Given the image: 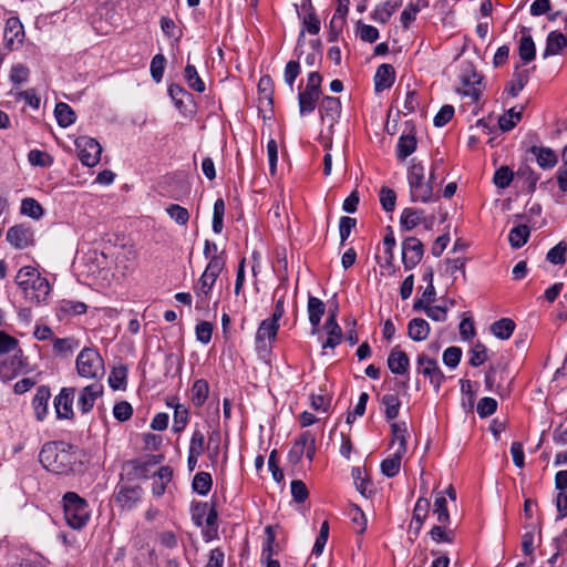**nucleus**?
Here are the masks:
<instances>
[{"label": "nucleus", "mask_w": 567, "mask_h": 567, "mask_svg": "<svg viewBox=\"0 0 567 567\" xmlns=\"http://www.w3.org/2000/svg\"><path fill=\"white\" fill-rule=\"evenodd\" d=\"M74 460L72 446L65 442H48L39 453L42 466L58 474L66 473Z\"/></svg>", "instance_id": "f257e3e1"}, {"label": "nucleus", "mask_w": 567, "mask_h": 567, "mask_svg": "<svg viewBox=\"0 0 567 567\" xmlns=\"http://www.w3.org/2000/svg\"><path fill=\"white\" fill-rule=\"evenodd\" d=\"M64 517L73 529L83 528L90 519V509L85 499L73 492L63 496Z\"/></svg>", "instance_id": "f03ea898"}, {"label": "nucleus", "mask_w": 567, "mask_h": 567, "mask_svg": "<svg viewBox=\"0 0 567 567\" xmlns=\"http://www.w3.org/2000/svg\"><path fill=\"white\" fill-rule=\"evenodd\" d=\"M460 82L457 93L462 97H468L472 103L477 102L485 85L483 83V75L475 70L471 62H464L462 64Z\"/></svg>", "instance_id": "7ed1b4c3"}, {"label": "nucleus", "mask_w": 567, "mask_h": 567, "mask_svg": "<svg viewBox=\"0 0 567 567\" xmlns=\"http://www.w3.org/2000/svg\"><path fill=\"white\" fill-rule=\"evenodd\" d=\"M425 169L423 165L413 163L408 172L410 195L412 202L427 203L432 199L433 187L431 181L434 178V169L431 172L430 181H424Z\"/></svg>", "instance_id": "20e7f679"}, {"label": "nucleus", "mask_w": 567, "mask_h": 567, "mask_svg": "<svg viewBox=\"0 0 567 567\" xmlns=\"http://www.w3.org/2000/svg\"><path fill=\"white\" fill-rule=\"evenodd\" d=\"M78 374L85 379H99L103 377L104 361L94 348H84L80 351L75 361Z\"/></svg>", "instance_id": "39448f33"}, {"label": "nucleus", "mask_w": 567, "mask_h": 567, "mask_svg": "<svg viewBox=\"0 0 567 567\" xmlns=\"http://www.w3.org/2000/svg\"><path fill=\"white\" fill-rule=\"evenodd\" d=\"M225 264V257H214L208 261L196 287V296L199 303L206 305L208 302L209 292L223 271Z\"/></svg>", "instance_id": "423d86ee"}, {"label": "nucleus", "mask_w": 567, "mask_h": 567, "mask_svg": "<svg viewBox=\"0 0 567 567\" xmlns=\"http://www.w3.org/2000/svg\"><path fill=\"white\" fill-rule=\"evenodd\" d=\"M322 76L318 72L308 75L306 89L299 92L298 102L301 115L311 113L316 109L317 101L321 95Z\"/></svg>", "instance_id": "0eeeda50"}, {"label": "nucleus", "mask_w": 567, "mask_h": 567, "mask_svg": "<svg viewBox=\"0 0 567 567\" xmlns=\"http://www.w3.org/2000/svg\"><path fill=\"white\" fill-rule=\"evenodd\" d=\"M75 147L81 163L87 167H94L99 164L102 154L100 143L90 136H79L75 140Z\"/></svg>", "instance_id": "6e6552de"}, {"label": "nucleus", "mask_w": 567, "mask_h": 567, "mask_svg": "<svg viewBox=\"0 0 567 567\" xmlns=\"http://www.w3.org/2000/svg\"><path fill=\"white\" fill-rule=\"evenodd\" d=\"M416 371L419 374L427 378L435 391L439 392L445 377L435 359L430 358L425 353L419 354L416 358Z\"/></svg>", "instance_id": "1a4fd4ad"}, {"label": "nucleus", "mask_w": 567, "mask_h": 567, "mask_svg": "<svg viewBox=\"0 0 567 567\" xmlns=\"http://www.w3.org/2000/svg\"><path fill=\"white\" fill-rule=\"evenodd\" d=\"M424 248L420 239L408 237L402 241V261L406 270L413 269L423 258Z\"/></svg>", "instance_id": "9d476101"}, {"label": "nucleus", "mask_w": 567, "mask_h": 567, "mask_svg": "<svg viewBox=\"0 0 567 567\" xmlns=\"http://www.w3.org/2000/svg\"><path fill=\"white\" fill-rule=\"evenodd\" d=\"M33 230L25 224L14 225L7 231V241L16 249H24L33 244Z\"/></svg>", "instance_id": "9b49d317"}, {"label": "nucleus", "mask_w": 567, "mask_h": 567, "mask_svg": "<svg viewBox=\"0 0 567 567\" xmlns=\"http://www.w3.org/2000/svg\"><path fill=\"white\" fill-rule=\"evenodd\" d=\"M116 503L124 509H132L142 497V488L137 485H118L115 492Z\"/></svg>", "instance_id": "f8f14e48"}, {"label": "nucleus", "mask_w": 567, "mask_h": 567, "mask_svg": "<svg viewBox=\"0 0 567 567\" xmlns=\"http://www.w3.org/2000/svg\"><path fill=\"white\" fill-rule=\"evenodd\" d=\"M24 38L23 25L17 17L6 21L3 41L8 50H13L16 43H22Z\"/></svg>", "instance_id": "ddd939ff"}, {"label": "nucleus", "mask_w": 567, "mask_h": 567, "mask_svg": "<svg viewBox=\"0 0 567 567\" xmlns=\"http://www.w3.org/2000/svg\"><path fill=\"white\" fill-rule=\"evenodd\" d=\"M74 388H63L54 399V408L59 419L73 416L72 404L74 400Z\"/></svg>", "instance_id": "4468645a"}, {"label": "nucleus", "mask_w": 567, "mask_h": 567, "mask_svg": "<svg viewBox=\"0 0 567 567\" xmlns=\"http://www.w3.org/2000/svg\"><path fill=\"white\" fill-rule=\"evenodd\" d=\"M103 393V386L97 383H93L84 386L78 398V405L82 413H87L92 410L95 400Z\"/></svg>", "instance_id": "2eb2a0df"}, {"label": "nucleus", "mask_w": 567, "mask_h": 567, "mask_svg": "<svg viewBox=\"0 0 567 567\" xmlns=\"http://www.w3.org/2000/svg\"><path fill=\"white\" fill-rule=\"evenodd\" d=\"M307 311L309 317V322L312 327L311 333H318V327L321 322V318L326 311V305L322 300L317 297L310 296L308 298Z\"/></svg>", "instance_id": "dca6fc26"}, {"label": "nucleus", "mask_w": 567, "mask_h": 567, "mask_svg": "<svg viewBox=\"0 0 567 567\" xmlns=\"http://www.w3.org/2000/svg\"><path fill=\"white\" fill-rule=\"evenodd\" d=\"M395 80V70L391 64H381L374 74V87L377 92L390 89Z\"/></svg>", "instance_id": "f3484780"}, {"label": "nucleus", "mask_w": 567, "mask_h": 567, "mask_svg": "<svg viewBox=\"0 0 567 567\" xmlns=\"http://www.w3.org/2000/svg\"><path fill=\"white\" fill-rule=\"evenodd\" d=\"M410 365L408 354L399 347H394L388 357V368L394 374H404Z\"/></svg>", "instance_id": "a211bd4d"}, {"label": "nucleus", "mask_w": 567, "mask_h": 567, "mask_svg": "<svg viewBox=\"0 0 567 567\" xmlns=\"http://www.w3.org/2000/svg\"><path fill=\"white\" fill-rule=\"evenodd\" d=\"M51 392L48 386L41 385L38 388L32 401V406L38 421H43L47 416Z\"/></svg>", "instance_id": "6ab92c4d"}, {"label": "nucleus", "mask_w": 567, "mask_h": 567, "mask_svg": "<svg viewBox=\"0 0 567 567\" xmlns=\"http://www.w3.org/2000/svg\"><path fill=\"white\" fill-rule=\"evenodd\" d=\"M564 48H567V35L559 31H551L547 35L543 58L560 54Z\"/></svg>", "instance_id": "aec40b11"}, {"label": "nucleus", "mask_w": 567, "mask_h": 567, "mask_svg": "<svg viewBox=\"0 0 567 567\" xmlns=\"http://www.w3.org/2000/svg\"><path fill=\"white\" fill-rule=\"evenodd\" d=\"M22 367V351L18 350L10 360L0 362V379L3 381L12 380Z\"/></svg>", "instance_id": "412c9836"}, {"label": "nucleus", "mask_w": 567, "mask_h": 567, "mask_svg": "<svg viewBox=\"0 0 567 567\" xmlns=\"http://www.w3.org/2000/svg\"><path fill=\"white\" fill-rule=\"evenodd\" d=\"M323 329L327 332L328 338L322 343V349H334L341 342L342 330L337 320L333 319V316H328Z\"/></svg>", "instance_id": "4be33fe9"}, {"label": "nucleus", "mask_w": 567, "mask_h": 567, "mask_svg": "<svg viewBox=\"0 0 567 567\" xmlns=\"http://www.w3.org/2000/svg\"><path fill=\"white\" fill-rule=\"evenodd\" d=\"M32 280H33V282L30 286V295L27 297L30 300H32L37 303H40L48 298V296L51 291V286L49 284L48 279L44 277H41L40 274H38L37 277Z\"/></svg>", "instance_id": "5701e85b"}, {"label": "nucleus", "mask_w": 567, "mask_h": 567, "mask_svg": "<svg viewBox=\"0 0 567 567\" xmlns=\"http://www.w3.org/2000/svg\"><path fill=\"white\" fill-rule=\"evenodd\" d=\"M529 152L535 156L537 164L543 169L553 168L557 164V155L549 147L532 146Z\"/></svg>", "instance_id": "b1692460"}, {"label": "nucleus", "mask_w": 567, "mask_h": 567, "mask_svg": "<svg viewBox=\"0 0 567 567\" xmlns=\"http://www.w3.org/2000/svg\"><path fill=\"white\" fill-rule=\"evenodd\" d=\"M173 471L168 466H162L152 477V493L159 497L164 494L166 485L171 482Z\"/></svg>", "instance_id": "393cba45"}, {"label": "nucleus", "mask_w": 567, "mask_h": 567, "mask_svg": "<svg viewBox=\"0 0 567 567\" xmlns=\"http://www.w3.org/2000/svg\"><path fill=\"white\" fill-rule=\"evenodd\" d=\"M430 333V324L422 318H414L408 323V334L414 341H423Z\"/></svg>", "instance_id": "a878e982"}, {"label": "nucleus", "mask_w": 567, "mask_h": 567, "mask_svg": "<svg viewBox=\"0 0 567 567\" xmlns=\"http://www.w3.org/2000/svg\"><path fill=\"white\" fill-rule=\"evenodd\" d=\"M392 445L399 453H406L408 429L404 422H393L391 424Z\"/></svg>", "instance_id": "bb28decb"}, {"label": "nucleus", "mask_w": 567, "mask_h": 567, "mask_svg": "<svg viewBox=\"0 0 567 567\" xmlns=\"http://www.w3.org/2000/svg\"><path fill=\"white\" fill-rule=\"evenodd\" d=\"M429 508H430V501L424 497V496H421L417 501H416V504L414 506V509H413V519L411 522V528H413V524H415L414 526V529H415V533H419L426 516H427V513H429Z\"/></svg>", "instance_id": "cd10ccee"}, {"label": "nucleus", "mask_w": 567, "mask_h": 567, "mask_svg": "<svg viewBox=\"0 0 567 567\" xmlns=\"http://www.w3.org/2000/svg\"><path fill=\"white\" fill-rule=\"evenodd\" d=\"M54 114L58 121V124L61 127H68L72 125L75 120L76 115L74 111L70 107L69 104L60 102L55 105Z\"/></svg>", "instance_id": "c85d7f7f"}, {"label": "nucleus", "mask_w": 567, "mask_h": 567, "mask_svg": "<svg viewBox=\"0 0 567 567\" xmlns=\"http://www.w3.org/2000/svg\"><path fill=\"white\" fill-rule=\"evenodd\" d=\"M422 218V210L415 208H404L400 217V224L405 230H412L421 223Z\"/></svg>", "instance_id": "c756f323"}, {"label": "nucleus", "mask_w": 567, "mask_h": 567, "mask_svg": "<svg viewBox=\"0 0 567 567\" xmlns=\"http://www.w3.org/2000/svg\"><path fill=\"white\" fill-rule=\"evenodd\" d=\"M405 453H399L398 451H394L393 455L385 458L381 463V472L386 477H393L395 476L401 468V460Z\"/></svg>", "instance_id": "7c9ffc66"}, {"label": "nucleus", "mask_w": 567, "mask_h": 567, "mask_svg": "<svg viewBox=\"0 0 567 567\" xmlns=\"http://www.w3.org/2000/svg\"><path fill=\"white\" fill-rule=\"evenodd\" d=\"M515 330V322L512 319L503 318L491 326L492 333L502 340L508 339Z\"/></svg>", "instance_id": "2f4dec72"}, {"label": "nucleus", "mask_w": 567, "mask_h": 567, "mask_svg": "<svg viewBox=\"0 0 567 567\" xmlns=\"http://www.w3.org/2000/svg\"><path fill=\"white\" fill-rule=\"evenodd\" d=\"M38 270L33 267H22L16 277L17 285L23 289L25 296L30 295V286L32 285L33 280L37 275Z\"/></svg>", "instance_id": "473e14b6"}, {"label": "nucleus", "mask_w": 567, "mask_h": 567, "mask_svg": "<svg viewBox=\"0 0 567 567\" xmlns=\"http://www.w3.org/2000/svg\"><path fill=\"white\" fill-rule=\"evenodd\" d=\"M416 148V138L414 135L406 134L402 135L399 138L398 147H396V156L400 159H405L410 156Z\"/></svg>", "instance_id": "72a5a7b5"}, {"label": "nucleus", "mask_w": 567, "mask_h": 567, "mask_svg": "<svg viewBox=\"0 0 567 567\" xmlns=\"http://www.w3.org/2000/svg\"><path fill=\"white\" fill-rule=\"evenodd\" d=\"M278 330H279V323H276L270 319H265L259 324V328L256 333V341L261 342V341H265L266 339H268V340L275 339Z\"/></svg>", "instance_id": "f704fd0d"}, {"label": "nucleus", "mask_w": 567, "mask_h": 567, "mask_svg": "<svg viewBox=\"0 0 567 567\" xmlns=\"http://www.w3.org/2000/svg\"><path fill=\"white\" fill-rule=\"evenodd\" d=\"M209 386L204 379L196 380L192 386V401L194 405L202 406L208 398Z\"/></svg>", "instance_id": "c9c22d12"}, {"label": "nucleus", "mask_w": 567, "mask_h": 567, "mask_svg": "<svg viewBox=\"0 0 567 567\" xmlns=\"http://www.w3.org/2000/svg\"><path fill=\"white\" fill-rule=\"evenodd\" d=\"M184 78L187 85L198 92L203 93L205 91V83L200 79L196 68L193 64H187L184 70Z\"/></svg>", "instance_id": "e433bc0d"}, {"label": "nucleus", "mask_w": 567, "mask_h": 567, "mask_svg": "<svg viewBox=\"0 0 567 567\" xmlns=\"http://www.w3.org/2000/svg\"><path fill=\"white\" fill-rule=\"evenodd\" d=\"M20 212L32 219H40L44 214L40 203L31 197L22 199Z\"/></svg>", "instance_id": "4c0bfd02"}, {"label": "nucleus", "mask_w": 567, "mask_h": 567, "mask_svg": "<svg viewBox=\"0 0 567 567\" xmlns=\"http://www.w3.org/2000/svg\"><path fill=\"white\" fill-rule=\"evenodd\" d=\"M320 110L322 112V116H328L331 120H334L340 115L341 102L339 97L326 96L321 102Z\"/></svg>", "instance_id": "58836bf2"}, {"label": "nucleus", "mask_w": 567, "mask_h": 567, "mask_svg": "<svg viewBox=\"0 0 567 567\" xmlns=\"http://www.w3.org/2000/svg\"><path fill=\"white\" fill-rule=\"evenodd\" d=\"M529 237V228L526 225H518L514 227L508 235L509 244L513 248H520L524 246Z\"/></svg>", "instance_id": "ea45409f"}, {"label": "nucleus", "mask_w": 567, "mask_h": 567, "mask_svg": "<svg viewBox=\"0 0 567 567\" xmlns=\"http://www.w3.org/2000/svg\"><path fill=\"white\" fill-rule=\"evenodd\" d=\"M384 406V415L386 420H393L398 416L401 402L395 394H384L381 400Z\"/></svg>", "instance_id": "a19ab883"}, {"label": "nucleus", "mask_w": 567, "mask_h": 567, "mask_svg": "<svg viewBox=\"0 0 567 567\" xmlns=\"http://www.w3.org/2000/svg\"><path fill=\"white\" fill-rule=\"evenodd\" d=\"M520 118L522 109L517 111L515 107H512L507 111V113L499 117V128L504 132H508L515 127V125L520 121Z\"/></svg>", "instance_id": "79ce46f5"}, {"label": "nucleus", "mask_w": 567, "mask_h": 567, "mask_svg": "<svg viewBox=\"0 0 567 567\" xmlns=\"http://www.w3.org/2000/svg\"><path fill=\"white\" fill-rule=\"evenodd\" d=\"M213 480L209 473L199 472L194 476L193 489L199 495H206L212 488Z\"/></svg>", "instance_id": "37998d69"}, {"label": "nucleus", "mask_w": 567, "mask_h": 567, "mask_svg": "<svg viewBox=\"0 0 567 567\" xmlns=\"http://www.w3.org/2000/svg\"><path fill=\"white\" fill-rule=\"evenodd\" d=\"M519 56L525 62L528 63L535 58L536 49L535 43L530 35H523L519 41L518 48Z\"/></svg>", "instance_id": "c03bdc74"}, {"label": "nucleus", "mask_w": 567, "mask_h": 567, "mask_svg": "<svg viewBox=\"0 0 567 567\" xmlns=\"http://www.w3.org/2000/svg\"><path fill=\"white\" fill-rule=\"evenodd\" d=\"M396 9V4H392L390 1L384 2L383 4L377 7L372 12L371 18L379 23H386L393 12Z\"/></svg>", "instance_id": "a18cd8bd"}, {"label": "nucleus", "mask_w": 567, "mask_h": 567, "mask_svg": "<svg viewBox=\"0 0 567 567\" xmlns=\"http://www.w3.org/2000/svg\"><path fill=\"white\" fill-rule=\"evenodd\" d=\"M168 216L178 225H186L189 219V213L185 207L177 204H171L166 207Z\"/></svg>", "instance_id": "49530a36"}, {"label": "nucleus", "mask_w": 567, "mask_h": 567, "mask_svg": "<svg viewBox=\"0 0 567 567\" xmlns=\"http://www.w3.org/2000/svg\"><path fill=\"white\" fill-rule=\"evenodd\" d=\"M87 306L82 301L62 300L59 310L64 315H82L85 313Z\"/></svg>", "instance_id": "de8ad7c7"}, {"label": "nucleus", "mask_w": 567, "mask_h": 567, "mask_svg": "<svg viewBox=\"0 0 567 567\" xmlns=\"http://www.w3.org/2000/svg\"><path fill=\"white\" fill-rule=\"evenodd\" d=\"M514 177L513 171L508 166H501L494 174V184L498 188H507Z\"/></svg>", "instance_id": "09e8293b"}, {"label": "nucleus", "mask_w": 567, "mask_h": 567, "mask_svg": "<svg viewBox=\"0 0 567 567\" xmlns=\"http://www.w3.org/2000/svg\"><path fill=\"white\" fill-rule=\"evenodd\" d=\"M126 377H127V370L125 367L120 365V367L113 368V370L111 371V373L109 375L110 386L114 390H118V389L123 388V385L126 382Z\"/></svg>", "instance_id": "8fccbe9b"}, {"label": "nucleus", "mask_w": 567, "mask_h": 567, "mask_svg": "<svg viewBox=\"0 0 567 567\" xmlns=\"http://www.w3.org/2000/svg\"><path fill=\"white\" fill-rule=\"evenodd\" d=\"M379 196L382 208L386 213L393 212L396 203L395 192L386 186H383L380 189Z\"/></svg>", "instance_id": "3c124183"}, {"label": "nucleus", "mask_w": 567, "mask_h": 567, "mask_svg": "<svg viewBox=\"0 0 567 567\" xmlns=\"http://www.w3.org/2000/svg\"><path fill=\"white\" fill-rule=\"evenodd\" d=\"M567 245L564 241L553 247L546 256V259L554 265H563L566 260Z\"/></svg>", "instance_id": "603ef678"}, {"label": "nucleus", "mask_w": 567, "mask_h": 567, "mask_svg": "<svg viewBox=\"0 0 567 567\" xmlns=\"http://www.w3.org/2000/svg\"><path fill=\"white\" fill-rule=\"evenodd\" d=\"M188 421V410L182 404L174 405V422L173 430L181 432L184 430Z\"/></svg>", "instance_id": "864d4df0"}, {"label": "nucleus", "mask_w": 567, "mask_h": 567, "mask_svg": "<svg viewBox=\"0 0 567 567\" xmlns=\"http://www.w3.org/2000/svg\"><path fill=\"white\" fill-rule=\"evenodd\" d=\"M528 82V72L524 71L514 76L512 82L506 87L508 94L513 97L517 96V94L525 87Z\"/></svg>", "instance_id": "5fc2aeb1"}, {"label": "nucleus", "mask_w": 567, "mask_h": 567, "mask_svg": "<svg viewBox=\"0 0 567 567\" xmlns=\"http://www.w3.org/2000/svg\"><path fill=\"white\" fill-rule=\"evenodd\" d=\"M166 59L163 54H156L151 61V74L156 83H159L163 79L165 70Z\"/></svg>", "instance_id": "6e6d98bb"}, {"label": "nucleus", "mask_w": 567, "mask_h": 567, "mask_svg": "<svg viewBox=\"0 0 567 567\" xmlns=\"http://www.w3.org/2000/svg\"><path fill=\"white\" fill-rule=\"evenodd\" d=\"M434 513L437 515V522L440 524L450 523V514L446 507V498L439 494L434 501Z\"/></svg>", "instance_id": "4d7b16f0"}, {"label": "nucleus", "mask_w": 567, "mask_h": 567, "mask_svg": "<svg viewBox=\"0 0 567 567\" xmlns=\"http://www.w3.org/2000/svg\"><path fill=\"white\" fill-rule=\"evenodd\" d=\"M300 74V64L298 61H289L285 66L284 79L290 91L293 90L295 80Z\"/></svg>", "instance_id": "13d9d810"}, {"label": "nucleus", "mask_w": 567, "mask_h": 567, "mask_svg": "<svg viewBox=\"0 0 567 567\" xmlns=\"http://www.w3.org/2000/svg\"><path fill=\"white\" fill-rule=\"evenodd\" d=\"M349 517L351 522L355 525V532L357 533H363L367 527V518L364 513L361 511L360 507L353 505L349 509Z\"/></svg>", "instance_id": "bf43d9fd"}, {"label": "nucleus", "mask_w": 567, "mask_h": 567, "mask_svg": "<svg viewBox=\"0 0 567 567\" xmlns=\"http://www.w3.org/2000/svg\"><path fill=\"white\" fill-rule=\"evenodd\" d=\"M358 34L360 39L364 42L373 43L379 38V31L377 28L364 24L361 21L358 22Z\"/></svg>", "instance_id": "052dcab7"}, {"label": "nucleus", "mask_w": 567, "mask_h": 567, "mask_svg": "<svg viewBox=\"0 0 567 567\" xmlns=\"http://www.w3.org/2000/svg\"><path fill=\"white\" fill-rule=\"evenodd\" d=\"M487 359L486 348L481 342H477L470 351V364L472 367H478L483 364Z\"/></svg>", "instance_id": "680f3d73"}, {"label": "nucleus", "mask_w": 567, "mask_h": 567, "mask_svg": "<svg viewBox=\"0 0 567 567\" xmlns=\"http://www.w3.org/2000/svg\"><path fill=\"white\" fill-rule=\"evenodd\" d=\"M133 408L127 401H121L113 408V415L120 422H125L131 419Z\"/></svg>", "instance_id": "e2e57ef3"}, {"label": "nucleus", "mask_w": 567, "mask_h": 567, "mask_svg": "<svg viewBox=\"0 0 567 567\" xmlns=\"http://www.w3.org/2000/svg\"><path fill=\"white\" fill-rule=\"evenodd\" d=\"M462 358V350L457 347H450L443 352V362L446 367L454 369Z\"/></svg>", "instance_id": "0e129e2a"}, {"label": "nucleus", "mask_w": 567, "mask_h": 567, "mask_svg": "<svg viewBox=\"0 0 567 567\" xmlns=\"http://www.w3.org/2000/svg\"><path fill=\"white\" fill-rule=\"evenodd\" d=\"M497 409V402L493 398H482L477 403V413L481 417L492 415Z\"/></svg>", "instance_id": "69168bd1"}, {"label": "nucleus", "mask_w": 567, "mask_h": 567, "mask_svg": "<svg viewBox=\"0 0 567 567\" xmlns=\"http://www.w3.org/2000/svg\"><path fill=\"white\" fill-rule=\"evenodd\" d=\"M454 115V107L452 105H443L434 116L433 123L436 127H442L447 124Z\"/></svg>", "instance_id": "338daca9"}, {"label": "nucleus", "mask_w": 567, "mask_h": 567, "mask_svg": "<svg viewBox=\"0 0 567 567\" xmlns=\"http://www.w3.org/2000/svg\"><path fill=\"white\" fill-rule=\"evenodd\" d=\"M291 495L298 503H303L308 498V489L306 484L300 480H295L290 485Z\"/></svg>", "instance_id": "774afa93"}]
</instances>
